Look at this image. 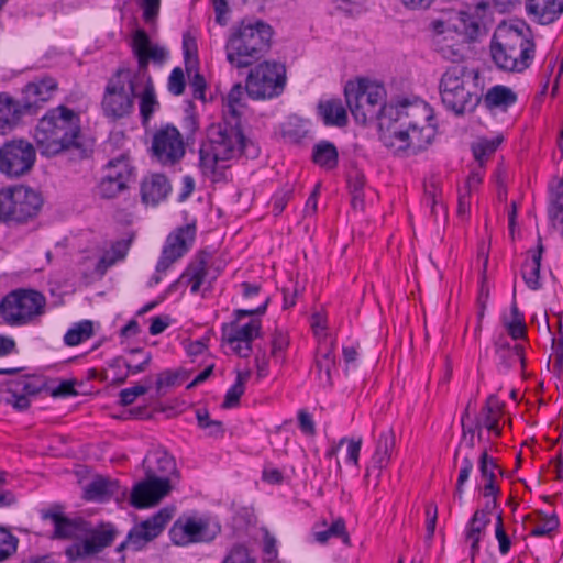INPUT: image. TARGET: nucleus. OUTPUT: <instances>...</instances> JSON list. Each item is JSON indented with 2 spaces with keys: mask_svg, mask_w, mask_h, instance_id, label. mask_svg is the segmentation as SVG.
<instances>
[{
  "mask_svg": "<svg viewBox=\"0 0 563 563\" xmlns=\"http://www.w3.org/2000/svg\"><path fill=\"white\" fill-rule=\"evenodd\" d=\"M312 158L320 167L328 170L334 169L338 166V150L333 143L322 141L314 145Z\"/></svg>",
  "mask_w": 563,
  "mask_h": 563,
  "instance_id": "39",
  "label": "nucleus"
},
{
  "mask_svg": "<svg viewBox=\"0 0 563 563\" xmlns=\"http://www.w3.org/2000/svg\"><path fill=\"white\" fill-rule=\"evenodd\" d=\"M143 465L145 478L134 485L130 497L139 509L157 505L173 489V477H178L175 459L164 450L153 451Z\"/></svg>",
  "mask_w": 563,
  "mask_h": 563,
  "instance_id": "4",
  "label": "nucleus"
},
{
  "mask_svg": "<svg viewBox=\"0 0 563 563\" xmlns=\"http://www.w3.org/2000/svg\"><path fill=\"white\" fill-rule=\"evenodd\" d=\"M208 275V254L201 253L192 261L186 271L181 274L180 278L169 286V289L176 287V285L183 280H187L191 285V292L197 294L200 287L205 284Z\"/></svg>",
  "mask_w": 563,
  "mask_h": 563,
  "instance_id": "31",
  "label": "nucleus"
},
{
  "mask_svg": "<svg viewBox=\"0 0 563 563\" xmlns=\"http://www.w3.org/2000/svg\"><path fill=\"white\" fill-rule=\"evenodd\" d=\"M189 85L192 90L194 98L205 101L206 80L203 76L199 73H195V75L190 78Z\"/></svg>",
  "mask_w": 563,
  "mask_h": 563,
  "instance_id": "61",
  "label": "nucleus"
},
{
  "mask_svg": "<svg viewBox=\"0 0 563 563\" xmlns=\"http://www.w3.org/2000/svg\"><path fill=\"white\" fill-rule=\"evenodd\" d=\"M172 519V512L168 509H161L151 518L135 525L126 536L124 542L118 547V551L125 548L133 551L142 550L148 542L157 538L166 525Z\"/></svg>",
  "mask_w": 563,
  "mask_h": 563,
  "instance_id": "14",
  "label": "nucleus"
},
{
  "mask_svg": "<svg viewBox=\"0 0 563 563\" xmlns=\"http://www.w3.org/2000/svg\"><path fill=\"white\" fill-rule=\"evenodd\" d=\"M396 448V435L394 430H383L376 440L375 452L371 460V465L366 470V476L377 471V476L387 467L391 461L393 453Z\"/></svg>",
  "mask_w": 563,
  "mask_h": 563,
  "instance_id": "24",
  "label": "nucleus"
},
{
  "mask_svg": "<svg viewBox=\"0 0 563 563\" xmlns=\"http://www.w3.org/2000/svg\"><path fill=\"white\" fill-rule=\"evenodd\" d=\"M35 162L33 145L24 140L7 142L0 150V170L9 176L27 173Z\"/></svg>",
  "mask_w": 563,
  "mask_h": 563,
  "instance_id": "13",
  "label": "nucleus"
},
{
  "mask_svg": "<svg viewBox=\"0 0 563 563\" xmlns=\"http://www.w3.org/2000/svg\"><path fill=\"white\" fill-rule=\"evenodd\" d=\"M467 68L454 64L445 69L439 81V92L446 110L460 115L473 111L479 103V97L472 90Z\"/></svg>",
  "mask_w": 563,
  "mask_h": 563,
  "instance_id": "7",
  "label": "nucleus"
},
{
  "mask_svg": "<svg viewBox=\"0 0 563 563\" xmlns=\"http://www.w3.org/2000/svg\"><path fill=\"white\" fill-rule=\"evenodd\" d=\"M318 112L325 125L344 126L347 123V113L340 99L321 101Z\"/></svg>",
  "mask_w": 563,
  "mask_h": 563,
  "instance_id": "37",
  "label": "nucleus"
},
{
  "mask_svg": "<svg viewBox=\"0 0 563 563\" xmlns=\"http://www.w3.org/2000/svg\"><path fill=\"white\" fill-rule=\"evenodd\" d=\"M426 515H427V538L432 539L434 531H435V525L438 519V508L434 504H429L426 508Z\"/></svg>",
  "mask_w": 563,
  "mask_h": 563,
  "instance_id": "63",
  "label": "nucleus"
},
{
  "mask_svg": "<svg viewBox=\"0 0 563 563\" xmlns=\"http://www.w3.org/2000/svg\"><path fill=\"white\" fill-rule=\"evenodd\" d=\"M153 155L163 165H174L185 154L181 134L173 125L157 130L152 141Z\"/></svg>",
  "mask_w": 563,
  "mask_h": 563,
  "instance_id": "15",
  "label": "nucleus"
},
{
  "mask_svg": "<svg viewBox=\"0 0 563 563\" xmlns=\"http://www.w3.org/2000/svg\"><path fill=\"white\" fill-rule=\"evenodd\" d=\"M501 416V407L498 398L495 395H490L485 406L482 408L481 416L476 419L475 428L478 430V439L482 438L481 429L486 428L489 432L495 435H499L501 430L499 427V418Z\"/></svg>",
  "mask_w": 563,
  "mask_h": 563,
  "instance_id": "29",
  "label": "nucleus"
},
{
  "mask_svg": "<svg viewBox=\"0 0 563 563\" xmlns=\"http://www.w3.org/2000/svg\"><path fill=\"white\" fill-rule=\"evenodd\" d=\"M126 188L122 181L103 176L98 185V195L104 199H112Z\"/></svg>",
  "mask_w": 563,
  "mask_h": 563,
  "instance_id": "51",
  "label": "nucleus"
},
{
  "mask_svg": "<svg viewBox=\"0 0 563 563\" xmlns=\"http://www.w3.org/2000/svg\"><path fill=\"white\" fill-rule=\"evenodd\" d=\"M137 79L132 70L119 69L108 80L101 101V108L107 118L119 120L133 112Z\"/></svg>",
  "mask_w": 563,
  "mask_h": 563,
  "instance_id": "8",
  "label": "nucleus"
},
{
  "mask_svg": "<svg viewBox=\"0 0 563 563\" xmlns=\"http://www.w3.org/2000/svg\"><path fill=\"white\" fill-rule=\"evenodd\" d=\"M132 175V168L125 157H120L117 159H112L107 165V174L106 176H111V178L115 180H120L123 185L126 186L130 177Z\"/></svg>",
  "mask_w": 563,
  "mask_h": 563,
  "instance_id": "48",
  "label": "nucleus"
},
{
  "mask_svg": "<svg viewBox=\"0 0 563 563\" xmlns=\"http://www.w3.org/2000/svg\"><path fill=\"white\" fill-rule=\"evenodd\" d=\"M499 358L505 363L506 367L512 366L516 362L523 363L522 347L519 345H503L497 351Z\"/></svg>",
  "mask_w": 563,
  "mask_h": 563,
  "instance_id": "53",
  "label": "nucleus"
},
{
  "mask_svg": "<svg viewBox=\"0 0 563 563\" xmlns=\"http://www.w3.org/2000/svg\"><path fill=\"white\" fill-rule=\"evenodd\" d=\"M172 191V185L163 174H151L141 183V199L145 205L156 206Z\"/></svg>",
  "mask_w": 563,
  "mask_h": 563,
  "instance_id": "25",
  "label": "nucleus"
},
{
  "mask_svg": "<svg viewBox=\"0 0 563 563\" xmlns=\"http://www.w3.org/2000/svg\"><path fill=\"white\" fill-rule=\"evenodd\" d=\"M168 91L174 96H180L184 93L186 88V80L184 70L180 67H175L167 82Z\"/></svg>",
  "mask_w": 563,
  "mask_h": 563,
  "instance_id": "54",
  "label": "nucleus"
},
{
  "mask_svg": "<svg viewBox=\"0 0 563 563\" xmlns=\"http://www.w3.org/2000/svg\"><path fill=\"white\" fill-rule=\"evenodd\" d=\"M142 88L140 95V115L143 124H147L152 115L159 109L155 88L152 78L137 79V89Z\"/></svg>",
  "mask_w": 563,
  "mask_h": 563,
  "instance_id": "33",
  "label": "nucleus"
},
{
  "mask_svg": "<svg viewBox=\"0 0 563 563\" xmlns=\"http://www.w3.org/2000/svg\"><path fill=\"white\" fill-rule=\"evenodd\" d=\"M273 29L267 23L241 21L230 30L225 42V56L235 68H246L260 60L271 48Z\"/></svg>",
  "mask_w": 563,
  "mask_h": 563,
  "instance_id": "5",
  "label": "nucleus"
},
{
  "mask_svg": "<svg viewBox=\"0 0 563 563\" xmlns=\"http://www.w3.org/2000/svg\"><path fill=\"white\" fill-rule=\"evenodd\" d=\"M246 92L245 87L241 84H235L229 91L225 98V104L223 109V117H234L236 121H240L241 109L244 107V93Z\"/></svg>",
  "mask_w": 563,
  "mask_h": 563,
  "instance_id": "42",
  "label": "nucleus"
},
{
  "mask_svg": "<svg viewBox=\"0 0 563 563\" xmlns=\"http://www.w3.org/2000/svg\"><path fill=\"white\" fill-rule=\"evenodd\" d=\"M271 344H272L271 355L273 357H275L276 361H278L279 354L282 352H284L286 350V347L288 346V339L283 332L276 331L273 334Z\"/></svg>",
  "mask_w": 563,
  "mask_h": 563,
  "instance_id": "59",
  "label": "nucleus"
},
{
  "mask_svg": "<svg viewBox=\"0 0 563 563\" xmlns=\"http://www.w3.org/2000/svg\"><path fill=\"white\" fill-rule=\"evenodd\" d=\"M36 391V388L32 386L27 378H19L11 383L5 401L15 409L22 411L27 409L30 406L27 395H34Z\"/></svg>",
  "mask_w": 563,
  "mask_h": 563,
  "instance_id": "36",
  "label": "nucleus"
},
{
  "mask_svg": "<svg viewBox=\"0 0 563 563\" xmlns=\"http://www.w3.org/2000/svg\"><path fill=\"white\" fill-rule=\"evenodd\" d=\"M18 538L9 530L0 528V563L16 552Z\"/></svg>",
  "mask_w": 563,
  "mask_h": 563,
  "instance_id": "52",
  "label": "nucleus"
},
{
  "mask_svg": "<svg viewBox=\"0 0 563 563\" xmlns=\"http://www.w3.org/2000/svg\"><path fill=\"white\" fill-rule=\"evenodd\" d=\"M490 522L486 510H476L465 528V542L470 544L471 562L474 563L475 556L479 553V543Z\"/></svg>",
  "mask_w": 563,
  "mask_h": 563,
  "instance_id": "28",
  "label": "nucleus"
},
{
  "mask_svg": "<svg viewBox=\"0 0 563 563\" xmlns=\"http://www.w3.org/2000/svg\"><path fill=\"white\" fill-rule=\"evenodd\" d=\"M335 367L334 341L324 334V339L318 342L316 353V368L318 371L320 384L323 386L332 385L331 372Z\"/></svg>",
  "mask_w": 563,
  "mask_h": 563,
  "instance_id": "26",
  "label": "nucleus"
},
{
  "mask_svg": "<svg viewBox=\"0 0 563 563\" xmlns=\"http://www.w3.org/2000/svg\"><path fill=\"white\" fill-rule=\"evenodd\" d=\"M45 297L32 289H18L1 301L0 313L10 325H24L44 312Z\"/></svg>",
  "mask_w": 563,
  "mask_h": 563,
  "instance_id": "10",
  "label": "nucleus"
},
{
  "mask_svg": "<svg viewBox=\"0 0 563 563\" xmlns=\"http://www.w3.org/2000/svg\"><path fill=\"white\" fill-rule=\"evenodd\" d=\"M41 206L40 194L30 187L12 186L0 191V220L26 221L37 214Z\"/></svg>",
  "mask_w": 563,
  "mask_h": 563,
  "instance_id": "11",
  "label": "nucleus"
},
{
  "mask_svg": "<svg viewBox=\"0 0 563 563\" xmlns=\"http://www.w3.org/2000/svg\"><path fill=\"white\" fill-rule=\"evenodd\" d=\"M133 52L137 58V70L133 75L139 79L151 78L147 69L150 60L162 64L167 57V51L152 45L143 30H137L133 36Z\"/></svg>",
  "mask_w": 563,
  "mask_h": 563,
  "instance_id": "20",
  "label": "nucleus"
},
{
  "mask_svg": "<svg viewBox=\"0 0 563 563\" xmlns=\"http://www.w3.org/2000/svg\"><path fill=\"white\" fill-rule=\"evenodd\" d=\"M147 391V388L141 385H136L130 388L122 389L120 391V404L123 406L131 405L135 401V399L144 395Z\"/></svg>",
  "mask_w": 563,
  "mask_h": 563,
  "instance_id": "57",
  "label": "nucleus"
},
{
  "mask_svg": "<svg viewBox=\"0 0 563 563\" xmlns=\"http://www.w3.org/2000/svg\"><path fill=\"white\" fill-rule=\"evenodd\" d=\"M488 9L487 2H478L466 11L457 12L451 20V23L448 24L467 41H475L478 36L486 33Z\"/></svg>",
  "mask_w": 563,
  "mask_h": 563,
  "instance_id": "17",
  "label": "nucleus"
},
{
  "mask_svg": "<svg viewBox=\"0 0 563 563\" xmlns=\"http://www.w3.org/2000/svg\"><path fill=\"white\" fill-rule=\"evenodd\" d=\"M298 421L300 430L307 435H313L316 432L314 422L312 417L305 410L298 413Z\"/></svg>",
  "mask_w": 563,
  "mask_h": 563,
  "instance_id": "64",
  "label": "nucleus"
},
{
  "mask_svg": "<svg viewBox=\"0 0 563 563\" xmlns=\"http://www.w3.org/2000/svg\"><path fill=\"white\" fill-rule=\"evenodd\" d=\"M130 354L132 356L141 354L143 356V358L140 363H134L133 360H125L123 357H117L111 363V367L124 366L128 369V373L124 376H122L121 378H119V383H123L129 374H139V373L144 372L152 358L151 353L144 352L141 349H133L130 351Z\"/></svg>",
  "mask_w": 563,
  "mask_h": 563,
  "instance_id": "40",
  "label": "nucleus"
},
{
  "mask_svg": "<svg viewBox=\"0 0 563 563\" xmlns=\"http://www.w3.org/2000/svg\"><path fill=\"white\" fill-rule=\"evenodd\" d=\"M180 375L181 374L179 372H170V371L161 373L156 380L157 391H161L163 388L172 387L177 384H180L181 383Z\"/></svg>",
  "mask_w": 563,
  "mask_h": 563,
  "instance_id": "55",
  "label": "nucleus"
},
{
  "mask_svg": "<svg viewBox=\"0 0 563 563\" xmlns=\"http://www.w3.org/2000/svg\"><path fill=\"white\" fill-rule=\"evenodd\" d=\"M250 377V369L238 372L234 385H232L225 394L224 401L222 404L223 408H233L239 405L240 398L245 391V384Z\"/></svg>",
  "mask_w": 563,
  "mask_h": 563,
  "instance_id": "44",
  "label": "nucleus"
},
{
  "mask_svg": "<svg viewBox=\"0 0 563 563\" xmlns=\"http://www.w3.org/2000/svg\"><path fill=\"white\" fill-rule=\"evenodd\" d=\"M529 19L541 25L554 23L563 13V0H526Z\"/></svg>",
  "mask_w": 563,
  "mask_h": 563,
  "instance_id": "23",
  "label": "nucleus"
},
{
  "mask_svg": "<svg viewBox=\"0 0 563 563\" xmlns=\"http://www.w3.org/2000/svg\"><path fill=\"white\" fill-rule=\"evenodd\" d=\"M559 527V519L555 515L547 518L545 521L541 525L536 526L531 530V534L534 537H543L549 536L552 531L556 530Z\"/></svg>",
  "mask_w": 563,
  "mask_h": 563,
  "instance_id": "58",
  "label": "nucleus"
},
{
  "mask_svg": "<svg viewBox=\"0 0 563 563\" xmlns=\"http://www.w3.org/2000/svg\"><path fill=\"white\" fill-rule=\"evenodd\" d=\"M57 89V81L52 77L35 79L24 88V100H32L33 113L40 108V102L49 100Z\"/></svg>",
  "mask_w": 563,
  "mask_h": 563,
  "instance_id": "30",
  "label": "nucleus"
},
{
  "mask_svg": "<svg viewBox=\"0 0 563 563\" xmlns=\"http://www.w3.org/2000/svg\"><path fill=\"white\" fill-rule=\"evenodd\" d=\"M548 213L553 227H563V201L551 200Z\"/></svg>",
  "mask_w": 563,
  "mask_h": 563,
  "instance_id": "62",
  "label": "nucleus"
},
{
  "mask_svg": "<svg viewBox=\"0 0 563 563\" xmlns=\"http://www.w3.org/2000/svg\"><path fill=\"white\" fill-rule=\"evenodd\" d=\"M496 66L506 71L528 68L534 52V43L516 27L500 30L490 46Z\"/></svg>",
  "mask_w": 563,
  "mask_h": 563,
  "instance_id": "6",
  "label": "nucleus"
},
{
  "mask_svg": "<svg viewBox=\"0 0 563 563\" xmlns=\"http://www.w3.org/2000/svg\"><path fill=\"white\" fill-rule=\"evenodd\" d=\"M130 245L131 239H123L114 242L111 245V249L107 251L99 260L98 269L106 271L118 261L123 260L130 249Z\"/></svg>",
  "mask_w": 563,
  "mask_h": 563,
  "instance_id": "41",
  "label": "nucleus"
},
{
  "mask_svg": "<svg viewBox=\"0 0 563 563\" xmlns=\"http://www.w3.org/2000/svg\"><path fill=\"white\" fill-rule=\"evenodd\" d=\"M501 140L500 136H497L494 139H478L473 143L472 152L479 167H483L487 159L496 152Z\"/></svg>",
  "mask_w": 563,
  "mask_h": 563,
  "instance_id": "45",
  "label": "nucleus"
},
{
  "mask_svg": "<svg viewBox=\"0 0 563 563\" xmlns=\"http://www.w3.org/2000/svg\"><path fill=\"white\" fill-rule=\"evenodd\" d=\"M434 51L444 59L454 64H460L464 57V42L460 40V34L445 22L438 20L432 22Z\"/></svg>",
  "mask_w": 563,
  "mask_h": 563,
  "instance_id": "19",
  "label": "nucleus"
},
{
  "mask_svg": "<svg viewBox=\"0 0 563 563\" xmlns=\"http://www.w3.org/2000/svg\"><path fill=\"white\" fill-rule=\"evenodd\" d=\"M114 536L115 531L111 526H102L98 530L90 528L88 536L84 537L85 540L78 550V554L90 555L100 552L113 542Z\"/></svg>",
  "mask_w": 563,
  "mask_h": 563,
  "instance_id": "32",
  "label": "nucleus"
},
{
  "mask_svg": "<svg viewBox=\"0 0 563 563\" xmlns=\"http://www.w3.org/2000/svg\"><path fill=\"white\" fill-rule=\"evenodd\" d=\"M125 489H122L119 482L109 477L97 476L89 484L86 485L84 497L89 501H106L111 497L124 495Z\"/></svg>",
  "mask_w": 563,
  "mask_h": 563,
  "instance_id": "27",
  "label": "nucleus"
},
{
  "mask_svg": "<svg viewBox=\"0 0 563 563\" xmlns=\"http://www.w3.org/2000/svg\"><path fill=\"white\" fill-rule=\"evenodd\" d=\"M198 426L203 429L210 437H222L224 428L221 421L210 419L208 411L197 410L196 412Z\"/></svg>",
  "mask_w": 563,
  "mask_h": 563,
  "instance_id": "50",
  "label": "nucleus"
},
{
  "mask_svg": "<svg viewBox=\"0 0 563 563\" xmlns=\"http://www.w3.org/2000/svg\"><path fill=\"white\" fill-rule=\"evenodd\" d=\"M313 536L319 543H325L330 538H341L344 544H350V537L342 518L334 520L324 530H314Z\"/></svg>",
  "mask_w": 563,
  "mask_h": 563,
  "instance_id": "46",
  "label": "nucleus"
},
{
  "mask_svg": "<svg viewBox=\"0 0 563 563\" xmlns=\"http://www.w3.org/2000/svg\"><path fill=\"white\" fill-rule=\"evenodd\" d=\"M23 114H33L32 100L16 101L9 95H0V133L5 134L19 122Z\"/></svg>",
  "mask_w": 563,
  "mask_h": 563,
  "instance_id": "22",
  "label": "nucleus"
},
{
  "mask_svg": "<svg viewBox=\"0 0 563 563\" xmlns=\"http://www.w3.org/2000/svg\"><path fill=\"white\" fill-rule=\"evenodd\" d=\"M207 140L200 147V169L211 181L223 178L225 162L241 155L246 158H256L260 147L243 134L241 122L234 117L222 118V121L211 124L207 129Z\"/></svg>",
  "mask_w": 563,
  "mask_h": 563,
  "instance_id": "2",
  "label": "nucleus"
},
{
  "mask_svg": "<svg viewBox=\"0 0 563 563\" xmlns=\"http://www.w3.org/2000/svg\"><path fill=\"white\" fill-rule=\"evenodd\" d=\"M54 526V537L57 539H81L88 536L90 525L81 518H69L57 509L43 514Z\"/></svg>",
  "mask_w": 563,
  "mask_h": 563,
  "instance_id": "21",
  "label": "nucleus"
},
{
  "mask_svg": "<svg viewBox=\"0 0 563 563\" xmlns=\"http://www.w3.org/2000/svg\"><path fill=\"white\" fill-rule=\"evenodd\" d=\"M93 334V322L90 320H82L75 323L64 335V342L68 346H76L81 342L88 340Z\"/></svg>",
  "mask_w": 563,
  "mask_h": 563,
  "instance_id": "43",
  "label": "nucleus"
},
{
  "mask_svg": "<svg viewBox=\"0 0 563 563\" xmlns=\"http://www.w3.org/2000/svg\"><path fill=\"white\" fill-rule=\"evenodd\" d=\"M286 80L284 64L265 60L250 70L245 81L246 93L254 100L272 99L283 93Z\"/></svg>",
  "mask_w": 563,
  "mask_h": 563,
  "instance_id": "9",
  "label": "nucleus"
},
{
  "mask_svg": "<svg viewBox=\"0 0 563 563\" xmlns=\"http://www.w3.org/2000/svg\"><path fill=\"white\" fill-rule=\"evenodd\" d=\"M543 251L544 247L539 236L537 250L530 251V258L522 266V278L531 290H538L542 286L540 282V267Z\"/></svg>",
  "mask_w": 563,
  "mask_h": 563,
  "instance_id": "34",
  "label": "nucleus"
},
{
  "mask_svg": "<svg viewBox=\"0 0 563 563\" xmlns=\"http://www.w3.org/2000/svg\"><path fill=\"white\" fill-rule=\"evenodd\" d=\"M311 328L313 330L314 335L318 338V342L320 339H324V334L327 333V319L321 312H316L311 317Z\"/></svg>",
  "mask_w": 563,
  "mask_h": 563,
  "instance_id": "60",
  "label": "nucleus"
},
{
  "mask_svg": "<svg viewBox=\"0 0 563 563\" xmlns=\"http://www.w3.org/2000/svg\"><path fill=\"white\" fill-rule=\"evenodd\" d=\"M220 532L218 523H211L207 518L180 517L170 531V539L177 545L189 543L209 542Z\"/></svg>",
  "mask_w": 563,
  "mask_h": 563,
  "instance_id": "12",
  "label": "nucleus"
},
{
  "mask_svg": "<svg viewBox=\"0 0 563 563\" xmlns=\"http://www.w3.org/2000/svg\"><path fill=\"white\" fill-rule=\"evenodd\" d=\"M80 115L66 106L48 110L34 130L36 146L43 156H55L73 147H79Z\"/></svg>",
  "mask_w": 563,
  "mask_h": 563,
  "instance_id": "3",
  "label": "nucleus"
},
{
  "mask_svg": "<svg viewBox=\"0 0 563 563\" xmlns=\"http://www.w3.org/2000/svg\"><path fill=\"white\" fill-rule=\"evenodd\" d=\"M195 240V227L185 225L172 232L164 244L161 257L156 264L157 273L166 271L190 249Z\"/></svg>",
  "mask_w": 563,
  "mask_h": 563,
  "instance_id": "16",
  "label": "nucleus"
},
{
  "mask_svg": "<svg viewBox=\"0 0 563 563\" xmlns=\"http://www.w3.org/2000/svg\"><path fill=\"white\" fill-rule=\"evenodd\" d=\"M475 430H477V428L473 426H464V429H462V438L454 454V462L457 461L459 456H467L470 460H473Z\"/></svg>",
  "mask_w": 563,
  "mask_h": 563,
  "instance_id": "47",
  "label": "nucleus"
},
{
  "mask_svg": "<svg viewBox=\"0 0 563 563\" xmlns=\"http://www.w3.org/2000/svg\"><path fill=\"white\" fill-rule=\"evenodd\" d=\"M268 305V298H265L263 303L255 309H239L235 310L236 320L230 325H223V339L230 344L234 345L236 341H242L252 344V341L260 335L261 322L256 319H252L244 325H238V321L244 317H251L254 314H264Z\"/></svg>",
  "mask_w": 563,
  "mask_h": 563,
  "instance_id": "18",
  "label": "nucleus"
},
{
  "mask_svg": "<svg viewBox=\"0 0 563 563\" xmlns=\"http://www.w3.org/2000/svg\"><path fill=\"white\" fill-rule=\"evenodd\" d=\"M497 464L494 459L490 457L486 450H484L479 456V471L483 479L485 481L483 494L485 497L497 496L499 488L495 484V470Z\"/></svg>",
  "mask_w": 563,
  "mask_h": 563,
  "instance_id": "38",
  "label": "nucleus"
},
{
  "mask_svg": "<svg viewBox=\"0 0 563 563\" xmlns=\"http://www.w3.org/2000/svg\"><path fill=\"white\" fill-rule=\"evenodd\" d=\"M473 470V460H470L467 456H463L462 459V467L459 473L457 483H456V494L459 497H462L463 494V485L467 482L470 474Z\"/></svg>",
  "mask_w": 563,
  "mask_h": 563,
  "instance_id": "56",
  "label": "nucleus"
},
{
  "mask_svg": "<svg viewBox=\"0 0 563 563\" xmlns=\"http://www.w3.org/2000/svg\"><path fill=\"white\" fill-rule=\"evenodd\" d=\"M364 176L356 173L349 178V188L351 192V205L354 210H364Z\"/></svg>",
  "mask_w": 563,
  "mask_h": 563,
  "instance_id": "49",
  "label": "nucleus"
},
{
  "mask_svg": "<svg viewBox=\"0 0 563 563\" xmlns=\"http://www.w3.org/2000/svg\"><path fill=\"white\" fill-rule=\"evenodd\" d=\"M517 101V95L509 87L496 85L487 90L483 103L488 110L506 111Z\"/></svg>",
  "mask_w": 563,
  "mask_h": 563,
  "instance_id": "35",
  "label": "nucleus"
},
{
  "mask_svg": "<svg viewBox=\"0 0 563 563\" xmlns=\"http://www.w3.org/2000/svg\"><path fill=\"white\" fill-rule=\"evenodd\" d=\"M344 92L356 122L365 124L378 120L387 146L406 155H416L432 143L435 126L430 122L433 113L427 102L415 99L386 104L384 86L367 79L349 82Z\"/></svg>",
  "mask_w": 563,
  "mask_h": 563,
  "instance_id": "1",
  "label": "nucleus"
}]
</instances>
